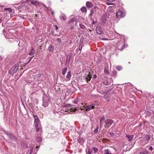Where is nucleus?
Wrapping results in <instances>:
<instances>
[{"mask_svg": "<svg viewBox=\"0 0 154 154\" xmlns=\"http://www.w3.org/2000/svg\"><path fill=\"white\" fill-rule=\"evenodd\" d=\"M42 101V106L45 107H47L50 103L49 98L46 94L43 96Z\"/></svg>", "mask_w": 154, "mask_h": 154, "instance_id": "obj_1", "label": "nucleus"}, {"mask_svg": "<svg viewBox=\"0 0 154 154\" xmlns=\"http://www.w3.org/2000/svg\"><path fill=\"white\" fill-rule=\"evenodd\" d=\"M18 66L19 64L18 63L15 64L14 66L11 68L9 71V73L12 75H13L15 73L17 72L18 69Z\"/></svg>", "mask_w": 154, "mask_h": 154, "instance_id": "obj_2", "label": "nucleus"}, {"mask_svg": "<svg viewBox=\"0 0 154 154\" xmlns=\"http://www.w3.org/2000/svg\"><path fill=\"white\" fill-rule=\"evenodd\" d=\"M106 5H112V6H109L108 9V10L109 13V14H111L113 11L114 9V4L110 2H106Z\"/></svg>", "mask_w": 154, "mask_h": 154, "instance_id": "obj_3", "label": "nucleus"}, {"mask_svg": "<svg viewBox=\"0 0 154 154\" xmlns=\"http://www.w3.org/2000/svg\"><path fill=\"white\" fill-rule=\"evenodd\" d=\"M116 14L119 18H122L125 16V13L121 10H118L116 12Z\"/></svg>", "mask_w": 154, "mask_h": 154, "instance_id": "obj_4", "label": "nucleus"}, {"mask_svg": "<svg viewBox=\"0 0 154 154\" xmlns=\"http://www.w3.org/2000/svg\"><path fill=\"white\" fill-rule=\"evenodd\" d=\"M96 105L95 103H93L91 105H89L85 107V110L86 112H88L91 109L94 108Z\"/></svg>", "mask_w": 154, "mask_h": 154, "instance_id": "obj_5", "label": "nucleus"}, {"mask_svg": "<svg viewBox=\"0 0 154 154\" xmlns=\"http://www.w3.org/2000/svg\"><path fill=\"white\" fill-rule=\"evenodd\" d=\"M112 34L114 36V37L112 38V37H110L109 36L108 38L106 37V40H111L113 39L115 37L117 36H120V35L119 34L117 33V32H113L112 33Z\"/></svg>", "mask_w": 154, "mask_h": 154, "instance_id": "obj_6", "label": "nucleus"}, {"mask_svg": "<svg viewBox=\"0 0 154 154\" xmlns=\"http://www.w3.org/2000/svg\"><path fill=\"white\" fill-rule=\"evenodd\" d=\"M112 120L111 119H108L106 120V128H108L113 123Z\"/></svg>", "mask_w": 154, "mask_h": 154, "instance_id": "obj_7", "label": "nucleus"}, {"mask_svg": "<svg viewBox=\"0 0 154 154\" xmlns=\"http://www.w3.org/2000/svg\"><path fill=\"white\" fill-rule=\"evenodd\" d=\"M7 135L9 138L11 140H15L16 138L13 134L10 133H8Z\"/></svg>", "mask_w": 154, "mask_h": 154, "instance_id": "obj_8", "label": "nucleus"}, {"mask_svg": "<svg viewBox=\"0 0 154 154\" xmlns=\"http://www.w3.org/2000/svg\"><path fill=\"white\" fill-rule=\"evenodd\" d=\"M72 54H69L66 56V62L65 64L67 65L69 64L70 62V59L72 56Z\"/></svg>", "mask_w": 154, "mask_h": 154, "instance_id": "obj_9", "label": "nucleus"}, {"mask_svg": "<svg viewBox=\"0 0 154 154\" xmlns=\"http://www.w3.org/2000/svg\"><path fill=\"white\" fill-rule=\"evenodd\" d=\"M116 41H118L117 44H116V45L118 46H119L120 45L122 44L124 42V40H122V41L121 38H116Z\"/></svg>", "mask_w": 154, "mask_h": 154, "instance_id": "obj_10", "label": "nucleus"}, {"mask_svg": "<svg viewBox=\"0 0 154 154\" xmlns=\"http://www.w3.org/2000/svg\"><path fill=\"white\" fill-rule=\"evenodd\" d=\"M60 19L62 20H65L66 19V17L64 14L62 13L60 16Z\"/></svg>", "mask_w": 154, "mask_h": 154, "instance_id": "obj_11", "label": "nucleus"}, {"mask_svg": "<svg viewBox=\"0 0 154 154\" xmlns=\"http://www.w3.org/2000/svg\"><path fill=\"white\" fill-rule=\"evenodd\" d=\"M96 31L97 34L99 35L101 34L102 32V31L100 27H97L96 28Z\"/></svg>", "mask_w": 154, "mask_h": 154, "instance_id": "obj_12", "label": "nucleus"}, {"mask_svg": "<svg viewBox=\"0 0 154 154\" xmlns=\"http://www.w3.org/2000/svg\"><path fill=\"white\" fill-rule=\"evenodd\" d=\"M91 78V76L89 74H88L86 76H85V79L87 82H88L89 81H90Z\"/></svg>", "mask_w": 154, "mask_h": 154, "instance_id": "obj_13", "label": "nucleus"}, {"mask_svg": "<svg viewBox=\"0 0 154 154\" xmlns=\"http://www.w3.org/2000/svg\"><path fill=\"white\" fill-rule=\"evenodd\" d=\"M101 20L103 23L105 24L106 23V15L105 14L102 17Z\"/></svg>", "mask_w": 154, "mask_h": 154, "instance_id": "obj_14", "label": "nucleus"}, {"mask_svg": "<svg viewBox=\"0 0 154 154\" xmlns=\"http://www.w3.org/2000/svg\"><path fill=\"white\" fill-rule=\"evenodd\" d=\"M86 153L87 154H94L93 147L92 148H89L88 149V152H86Z\"/></svg>", "mask_w": 154, "mask_h": 154, "instance_id": "obj_15", "label": "nucleus"}, {"mask_svg": "<svg viewBox=\"0 0 154 154\" xmlns=\"http://www.w3.org/2000/svg\"><path fill=\"white\" fill-rule=\"evenodd\" d=\"M126 137L128 138V140L129 141H130L134 138V136L133 135H126Z\"/></svg>", "mask_w": 154, "mask_h": 154, "instance_id": "obj_16", "label": "nucleus"}, {"mask_svg": "<svg viewBox=\"0 0 154 154\" xmlns=\"http://www.w3.org/2000/svg\"><path fill=\"white\" fill-rule=\"evenodd\" d=\"M35 51L32 48L31 51L29 54V55L30 56L33 55L35 54Z\"/></svg>", "mask_w": 154, "mask_h": 154, "instance_id": "obj_17", "label": "nucleus"}, {"mask_svg": "<svg viewBox=\"0 0 154 154\" xmlns=\"http://www.w3.org/2000/svg\"><path fill=\"white\" fill-rule=\"evenodd\" d=\"M86 5L88 8H90L93 6V4L90 2H87L86 3Z\"/></svg>", "mask_w": 154, "mask_h": 154, "instance_id": "obj_18", "label": "nucleus"}, {"mask_svg": "<svg viewBox=\"0 0 154 154\" xmlns=\"http://www.w3.org/2000/svg\"><path fill=\"white\" fill-rule=\"evenodd\" d=\"M94 154H98L97 151L98 149L96 147H93Z\"/></svg>", "mask_w": 154, "mask_h": 154, "instance_id": "obj_19", "label": "nucleus"}, {"mask_svg": "<svg viewBox=\"0 0 154 154\" xmlns=\"http://www.w3.org/2000/svg\"><path fill=\"white\" fill-rule=\"evenodd\" d=\"M31 148L30 147V149L28 151L27 154H32L33 150L34 149V148H32V146H31Z\"/></svg>", "mask_w": 154, "mask_h": 154, "instance_id": "obj_20", "label": "nucleus"}, {"mask_svg": "<svg viewBox=\"0 0 154 154\" xmlns=\"http://www.w3.org/2000/svg\"><path fill=\"white\" fill-rule=\"evenodd\" d=\"M67 67H65L62 69V74L63 75H64L67 72Z\"/></svg>", "mask_w": 154, "mask_h": 154, "instance_id": "obj_21", "label": "nucleus"}, {"mask_svg": "<svg viewBox=\"0 0 154 154\" xmlns=\"http://www.w3.org/2000/svg\"><path fill=\"white\" fill-rule=\"evenodd\" d=\"M71 77V74L70 71H69L68 72L67 74L66 75V78L68 80H69L70 79V78Z\"/></svg>", "mask_w": 154, "mask_h": 154, "instance_id": "obj_22", "label": "nucleus"}, {"mask_svg": "<svg viewBox=\"0 0 154 154\" xmlns=\"http://www.w3.org/2000/svg\"><path fill=\"white\" fill-rule=\"evenodd\" d=\"M108 79V80L106 79V81H107L106 82V85H110L112 81V80L110 78Z\"/></svg>", "mask_w": 154, "mask_h": 154, "instance_id": "obj_23", "label": "nucleus"}, {"mask_svg": "<svg viewBox=\"0 0 154 154\" xmlns=\"http://www.w3.org/2000/svg\"><path fill=\"white\" fill-rule=\"evenodd\" d=\"M150 138V135H148L146 134V135L145 138V140L147 141L146 142V143H148L149 142V140Z\"/></svg>", "mask_w": 154, "mask_h": 154, "instance_id": "obj_24", "label": "nucleus"}, {"mask_svg": "<svg viewBox=\"0 0 154 154\" xmlns=\"http://www.w3.org/2000/svg\"><path fill=\"white\" fill-rule=\"evenodd\" d=\"M81 11L83 13H86L87 11V10L86 8L85 7H83L81 8Z\"/></svg>", "mask_w": 154, "mask_h": 154, "instance_id": "obj_25", "label": "nucleus"}, {"mask_svg": "<svg viewBox=\"0 0 154 154\" xmlns=\"http://www.w3.org/2000/svg\"><path fill=\"white\" fill-rule=\"evenodd\" d=\"M105 118L104 117H103L100 120V125H102L104 121L105 120Z\"/></svg>", "mask_w": 154, "mask_h": 154, "instance_id": "obj_26", "label": "nucleus"}, {"mask_svg": "<svg viewBox=\"0 0 154 154\" xmlns=\"http://www.w3.org/2000/svg\"><path fill=\"white\" fill-rule=\"evenodd\" d=\"M3 32L4 34L5 35V36L6 38H7V39L10 38L8 36V35H7L5 30H4L3 31Z\"/></svg>", "mask_w": 154, "mask_h": 154, "instance_id": "obj_27", "label": "nucleus"}, {"mask_svg": "<svg viewBox=\"0 0 154 154\" xmlns=\"http://www.w3.org/2000/svg\"><path fill=\"white\" fill-rule=\"evenodd\" d=\"M27 1L30 2L31 3L33 4H37L38 2L37 1H33V0H27Z\"/></svg>", "mask_w": 154, "mask_h": 154, "instance_id": "obj_28", "label": "nucleus"}, {"mask_svg": "<svg viewBox=\"0 0 154 154\" xmlns=\"http://www.w3.org/2000/svg\"><path fill=\"white\" fill-rule=\"evenodd\" d=\"M54 49V47L52 45H50L48 48V50L49 51H53Z\"/></svg>", "mask_w": 154, "mask_h": 154, "instance_id": "obj_29", "label": "nucleus"}, {"mask_svg": "<svg viewBox=\"0 0 154 154\" xmlns=\"http://www.w3.org/2000/svg\"><path fill=\"white\" fill-rule=\"evenodd\" d=\"M140 154H147L148 153V152L147 151H144V150H143V151L140 152Z\"/></svg>", "mask_w": 154, "mask_h": 154, "instance_id": "obj_30", "label": "nucleus"}, {"mask_svg": "<svg viewBox=\"0 0 154 154\" xmlns=\"http://www.w3.org/2000/svg\"><path fill=\"white\" fill-rule=\"evenodd\" d=\"M4 11H8L9 12H11L12 11V10L10 8H7L4 9Z\"/></svg>", "mask_w": 154, "mask_h": 154, "instance_id": "obj_31", "label": "nucleus"}, {"mask_svg": "<svg viewBox=\"0 0 154 154\" xmlns=\"http://www.w3.org/2000/svg\"><path fill=\"white\" fill-rule=\"evenodd\" d=\"M76 19L75 18H73L72 19H71L68 22V23L69 24L70 23L73 22L75 21H76Z\"/></svg>", "mask_w": 154, "mask_h": 154, "instance_id": "obj_32", "label": "nucleus"}, {"mask_svg": "<svg viewBox=\"0 0 154 154\" xmlns=\"http://www.w3.org/2000/svg\"><path fill=\"white\" fill-rule=\"evenodd\" d=\"M36 140L37 142H39L41 140V138L39 137H37Z\"/></svg>", "mask_w": 154, "mask_h": 154, "instance_id": "obj_33", "label": "nucleus"}, {"mask_svg": "<svg viewBox=\"0 0 154 154\" xmlns=\"http://www.w3.org/2000/svg\"><path fill=\"white\" fill-rule=\"evenodd\" d=\"M116 69L118 71H120L122 69V67L120 66H117L116 67Z\"/></svg>", "mask_w": 154, "mask_h": 154, "instance_id": "obj_34", "label": "nucleus"}, {"mask_svg": "<svg viewBox=\"0 0 154 154\" xmlns=\"http://www.w3.org/2000/svg\"><path fill=\"white\" fill-rule=\"evenodd\" d=\"M78 98H75L73 101V103H74L75 104H77V102L78 101Z\"/></svg>", "mask_w": 154, "mask_h": 154, "instance_id": "obj_35", "label": "nucleus"}, {"mask_svg": "<svg viewBox=\"0 0 154 154\" xmlns=\"http://www.w3.org/2000/svg\"><path fill=\"white\" fill-rule=\"evenodd\" d=\"M82 48V43H80L79 46V50L81 51Z\"/></svg>", "mask_w": 154, "mask_h": 154, "instance_id": "obj_36", "label": "nucleus"}, {"mask_svg": "<svg viewBox=\"0 0 154 154\" xmlns=\"http://www.w3.org/2000/svg\"><path fill=\"white\" fill-rule=\"evenodd\" d=\"M79 26L80 28L82 29H84L85 28V26L82 24H80Z\"/></svg>", "mask_w": 154, "mask_h": 154, "instance_id": "obj_37", "label": "nucleus"}, {"mask_svg": "<svg viewBox=\"0 0 154 154\" xmlns=\"http://www.w3.org/2000/svg\"><path fill=\"white\" fill-rule=\"evenodd\" d=\"M33 117L34 119V120L38 118V116L35 115H33Z\"/></svg>", "mask_w": 154, "mask_h": 154, "instance_id": "obj_38", "label": "nucleus"}, {"mask_svg": "<svg viewBox=\"0 0 154 154\" xmlns=\"http://www.w3.org/2000/svg\"><path fill=\"white\" fill-rule=\"evenodd\" d=\"M39 122H34V124L36 128H37L38 126Z\"/></svg>", "mask_w": 154, "mask_h": 154, "instance_id": "obj_39", "label": "nucleus"}, {"mask_svg": "<svg viewBox=\"0 0 154 154\" xmlns=\"http://www.w3.org/2000/svg\"><path fill=\"white\" fill-rule=\"evenodd\" d=\"M65 112H71V111H70V109H69L68 108H66L65 109H64Z\"/></svg>", "mask_w": 154, "mask_h": 154, "instance_id": "obj_40", "label": "nucleus"}, {"mask_svg": "<svg viewBox=\"0 0 154 154\" xmlns=\"http://www.w3.org/2000/svg\"><path fill=\"white\" fill-rule=\"evenodd\" d=\"M39 118L34 120V122H39Z\"/></svg>", "mask_w": 154, "mask_h": 154, "instance_id": "obj_41", "label": "nucleus"}, {"mask_svg": "<svg viewBox=\"0 0 154 154\" xmlns=\"http://www.w3.org/2000/svg\"><path fill=\"white\" fill-rule=\"evenodd\" d=\"M98 128L97 127V129H95L94 130V132L95 133H97L98 131Z\"/></svg>", "mask_w": 154, "mask_h": 154, "instance_id": "obj_42", "label": "nucleus"}, {"mask_svg": "<svg viewBox=\"0 0 154 154\" xmlns=\"http://www.w3.org/2000/svg\"><path fill=\"white\" fill-rule=\"evenodd\" d=\"M7 14L5 13H4L3 14H2L1 15V16H2V17L4 18V17Z\"/></svg>", "mask_w": 154, "mask_h": 154, "instance_id": "obj_43", "label": "nucleus"}, {"mask_svg": "<svg viewBox=\"0 0 154 154\" xmlns=\"http://www.w3.org/2000/svg\"><path fill=\"white\" fill-rule=\"evenodd\" d=\"M33 57H30L29 60L27 62L28 63H29L30 61L32 60V59Z\"/></svg>", "mask_w": 154, "mask_h": 154, "instance_id": "obj_44", "label": "nucleus"}, {"mask_svg": "<svg viewBox=\"0 0 154 154\" xmlns=\"http://www.w3.org/2000/svg\"><path fill=\"white\" fill-rule=\"evenodd\" d=\"M57 41L59 43H60L61 42V40L60 38H58L57 39Z\"/></svg>", "mask_w": 154, "mask_h": 154, "instance_id": "obj_45", "label": "nucleus"}, {"mask_svg": "<svg viewBox=\"0 0 154 154\" xmlns=\"http://www.w3.org/2000/svg\"><path fill=\"white\" fill-rule=\"evenodd\" d=\"M106 154H111V152L110 151H109V150L108 149H106Z\"/></svg>", "mask_w": 154, "mask_h": 154, "instance_id": "obj_46", "label": "nucleus"}, {"mask_svg": "<svg viewBox=\"0 0 154 154\" xmlns=\"http://www.w3.org/2000/svg\"><path fill=\"white\" fill-rule=\"evenodd\" d=\"M127 45H126L125 44H124L122 47V49L124 48L125 47H127Z\"/></svg>", "mask_w": 154, "mask_h": 154, "instance_id": "obj_47", "label": "nucleus"}, {"mask_svg": "<svg viewBox=\"0 0 154 154\" xmlns=\"http://www.w3.org/2000/svg\"><path fill=\"white\" fill-rule=\"evenodd\" d=\"M4 19V18H3L2 17L1 18H0V23H1L2 22V20H3Z\"/></svg>", "mask_w": 154, "mask_h": 154, "instance_id": "obj_48", "label": "nucleus"}, {"mask_svg": "<svg viewBox=\"0 0 154 154\" xmlns=\"http://www.w3.org/2000/svg\"><path fill=\"white\" fill-rule=\"evenodd\" d=\"M109 134L112 136H113L114 135V133L113 132H110L109 133Z\"/></svg>", "mask_w": 154, "mask_h": 154, "instance_id": "obj_49", "label": "nucleus"}, {"mask_svg": "<svg viewBox=\"0 0 154 154\" xmlns=\"http://www.w3.org/2000/svg\"><path fill=\"white\" fill-rule=\"evenodd\" d=\"M97 75H96V74H94V75H93V79H96L97 78Z\"/></svg>", "mask_w": 154, "mask_h": 154, "instance_id": "obj_50", "label": "nucleus"}, {"mask_svg": "<svg viewBox=\"0 0 154 154\" xmlns=\"http://www.w3.org/2000/svg\"><path fill=\"white\" fill-rule=\"evenodd\" d=\"M36 128V129H35V130H36V131L37 132H38V131H39V128L38 127L37 128Z\"/></svg>", "mask_w": 154, "mask_h": 154, "instance_id": "obj_51", "label": "nucleus"}, {"mask_svg": "<svg viewBox=\"0 0 154 154\" xmlns=\"http://www.w3.org/2000/svg\"><path fill=\"white\" fill-rule=\"evenodd\" d=\"M149 149L151 150V151H152L153 150V148L152 147V146H150L149 147Z\"/></svg>", "mask_w": 154, "mask_h": 154, "instance_id": "obj_52", "label": "nucleus"}, {"mask_svg": "<svg viewBox=\"0 0 154 154\" xmlns=\"http://www.w3.org/2000/svg\"><path fill=\"white\" fill-rule=\"evenodd\" d=\"M28 62H27L26 63H25L23 64V66H25L26 65H27L28 64Z\"/></svg>", "mask_w": 154, "mask_h": 154, "instance_id": "obj_53", "label": "nucleus"}, {"mask_svg": "<svg viewBox=\"0 0 154 154\" xmlns=\"http://www.w3.org/2000/svg\"><path fill=\"white\" fill-rule=\"evenodd\" d=\"M56 29L57 30L58 29V27L57 26L55 25Z\"/></svg>", "mask_w": 154, "mask_h": 154, "instance_id": "obj_54", "label": "nucleus"}, {"mask_svg": "<svg viewBox=\"0 0 154 154\" xmlns=\"http://www.w3.org/2000/svg\"><path fill=\"white\" fill-rule=\"evenodd\" d=\"M70 104H67L66 105V107H70Z\"/></svg>", "mask_w": 154, "mask_h": 154, "instance_id": "obj_55", "label": "nucleus"}, {"mask_svg": "<svg viewBox=\"0 0 154 154\" xmlns=\"http://www.w3.org/2000/svg\"><path fill=\"white\" fill-rule=\"evenodd\" d=\"M74 28V26H72L71 28V30H72Z\"/></svg>", "mask_w": 154, "mask_h": 154, "instance_id": "obj_56", "label": "nucleus"}, {"mask_svg": "<svg viewBox=\"0 0 154 154\" xmlns=\"http://www.w3.org/2000/svg\"><path fill=\"white\" fill-rule=\"evenodd\" d=\"M114 74H113V75H115L116 73V71H114Z\"/></svg>", "mask_w": 154, "mask_h": 154, "instance_id": "obj_57", "label": "nucleus"}, {"mask_svg": "<svg viewBox=\"0 0 154 154\" xmlns=\"http://www.w3.org/2000/svg\"><path fill=\"white\" fill-rule=\"evenodd\" d=\"M106 71V67H105L104 68V72H105Z\"/></svg>", "mask_w": 154, "mask_h": 154, "instance_id": "obj_58", "label": "nucleus"}, {"mask_svg": "<svg viewBox=\"0 0 154 154\" xmlns=\"http://www.w3.org/2000/svg\"><path fill=\"white\" fill-rule=\"evenodd\" d=\"M106 74L107 73H108V74L109 73V71H107V70H106Z\"/></svg>", "mask_w": 154, "mask_h": 154, "instance_id": "obj_59", "label": "nucleus"}, {"mask_svg": "<svg viewBox=\"0 0 154 154\" xmlns=\"http://www.w3.org/2000/svg\"><path fill=\"white\" fill-rule=\"evenodd\" d=\"M2 8H3V7H0V9H2Z\"/></svg>", "mask_w": 154, "mask_h": 154, "instance_id": "obj_60", "label": "nucleus"}, {"mask_svg": "<svg viewBox=\"0 0 154 154\" xmlns=\"http://www.w3.org/2000/svg\"><path fill=\"white\" fill-rule=\"evenodd\" d=\"M2 58L0 56V60H2Z\"/></svg>", "mask_w": 154, "mask_h": 154, "instance_id": "obj_61", "label": "nucleus"}, {"mask_svg": "<svg viewBox=\"0 0 154 154\" xmlns=\"http://www.w3.org/2000/svg\"><path fill=\"white\" fill-rule=\"evenodd\" d=\"M51 14L52 15H53L54 14V12L53 11H52L51 12Z\"/></svg>", "mask_w": 154, "mask_h": 154, "instance_id": "obj_62", "label": "nucleus"}, {"mask_svg": "<svg viewBox=\"0 0 154 154\" xmlns=\"http://www.w3.org/2000/svg\"><path fill=\"white\" fill-rule=\"evenodd\" d=\"M143 150H144V151H147L146 149H144Z\"/></svg>", "mask_w": 154, "mask_h": 154, "instance_id": "obj_63", "label": "nucleus"}, {"mask_svg": "<svg viewBox=\"0 0 154 154\" xmlns=\"http://www.w3.org/2000/svg\"><path fill=\"white\" fill-rule=\"evenodd\" d=\"M23 4H23L25 5V4L24 3H23V4Z\"/></svg>", "mask_w": 154, "mask_h": 154, "instance_id": "obj_64", "label": "nucleus"}]
</instances>
